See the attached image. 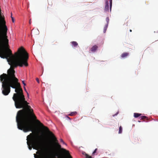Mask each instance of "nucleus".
Instances as JSON below:
<instances>
[{
  "mask_svg": "<svg viewBox=\"0 0 158 158\" xmlns=\"http://www.w3.org/2000/svg\"><path fill=\"white\" fill-rule=\"evenodd\" d=\"M117 115L116 114L113 115V116H114L115 115Z\"/></svg>",
  "mask_w": 158,
  "mask_h": 158,
  "instance_id": "a878e982",
  "label": "nucleus"
},
{
  "mask_svg": "<svg viewBox=\"0 0 158 158\" xmlns=\"http://www.w3.org/2000/svg\"><path fill=\"white\" fill-rule=\"evenodd\" d=\"M110 10L111 12V8L112 4V0H110Z\"/></svg>",
  "mask_w": 158,
  "mask_h": 158,
  "instance_id": "6e6552de",
  "label": "nucleus"
},
{
  "mask_svg": "<svg viewBox=\"0 0 158 158\" xmlns=\"http://www.w3.org/2000/svg\"><path fill=\"white\" fill-rule=\"evenodd\" d=\"M109 17H107L106 18V21L107 22V23H106V24H108V23H109Z\"/></svg>",
  "mask_w": 158,
  "mask_h": 158,
  "instance_id": "ddd939ff",
  "label": "nucleus"
},
{
  "mask_svg": "<svg viewBox=\"0 0 158 158\" xmlns=\"http://www.w3.org/2000/svg\"><path fill=\"white\" fill-rule=\"evenodd\" d=\"M73 46L74 47L77 46L78 44V43L76 41H73L71 42Z\"/></svg>",
  "mask_w": 158,
  "mask_h": 158,
  "instance_id": "0eeeda50",
  "label": "nucleus"
},
{
  "mask_svg": "<svg viewBox=\"0 0 158 158\" xmlns=\"http://www.w3.org/2000/svg\"><path fill=\"white\" fill-rule=\"evenodd\" d=\"M98 48V46L96 45L93 46L91 48L90 51L92 52H95L97 49Z\"/></svg>",
  "mask_w": 158,
  "mask_h": 158,
  "instance_id": "20e7f679",
  "label": "nucleus"
},
{
  "mask_svg": "<svg viewBox=\"0 0 158 158\" xmlns=\"http://www.w3.org/2000/svg\"><path fill=\"white\" fill-rule=\"evenodd\" d=\"M27 144L29 149L32 148L37 150L40 147L42 142V138L38 134L30 133L27 136Z\"/></svg>",
  "mask_w": 158,
  "mask_h": 158,
  "instance_id": "f257e3e1",
  "label": "nucleus"
},
{
  "mask_svg": "<svg viewBox=\"0 0 158 158\" xmlns=\"http://www.w3.org/2000/svg\"><path fill=\"white\" fill-rule=\"evenodd\" d=\"M104 10L105 12H108L109 10V2L108 0H106L105 2Z\"/></svg>",
  "mask_w": 158,
  "mask_h": 158,
  "instance_id": "7ed1b4c3",
  "label": "nucleus"
},
{
  "mask_svg": "<svg viewBox=\"0 0 158 158\" xmlns=\"http://www.w3.org/2000/svg\"><path fill=\"white\" fill-rule=\"evenodd\" d=\"M77 114V113L76 112H71L70 114H69V115H70L71 116H73L74 115H76Z\"/></svg>",
  "mask_w": 158,
  "mask_h": 158,
  "instance_id": "1a4fd4ad",
  "label": "nucleus"
},
{
  "mask_svg": "<svg viewBox=\"0 0 158 158\" xmlns=\"http://www.w3.org/2000/svg\"><path fill=\"white\" fill-rule=\"evenodd\" d=\"M129 53L128 52H124L122 54L121 56L122 58H125L129 55Z\"/></svg>",
  "mask_w": 158,
  "mask_h": 158,
  "instance_id": "39448f33",
  "label": "nucleus"
},
{
  "mask_svg": "<svg viewBox=\"0 0 158 158\" xmlns=\"http://www.w3.org/2000/svg\"><path fill=\"white\" fill-rule=\"evenodd\" d=\"M108 24H106L104 27V30H103V32L104 33H105L106 32V29H107V27H108Z\"/></svg>",
  "mask_w": 158,
  "mask_h": 158,
  "instance_id": "9d476101",
  "label": "nucleus"
},
{
  "mask_svg": "<svg viewBox=\"0 0 158 158\" xmlns=\"http://www.w3.org/2000/svg\"><path fill=\"white\" fill-rule=\"evenodd\" d=\"M31 19H30L29 20V23L30 24H31Z\"/></svg>",
  "mask_w": 158,
  "mask_h": 158,
  "instance_id": "b1692460",
  "label": "nucleus"
},
{
  "mask_svg": "<svg viewBox=\"0 0 158 158\" xmlns=\"http://www.w3.org/2000/svg\"><path fill=\"white\" fill-rule=\"evenodd\" d=\"M48 8H49V7H48V8H47L48 10Z\"/></svg>",
  "mask_w": 158,
  "mask_h": 158,
  "instance_id": "c85d7f7f",
  "label": "nucleus"
},
{
  "mask_svg": "<svg viewBox=\"0 0 158 158\" xmlns=\"http://www.w3.org/2000/svg\"><path fill=\"white\" fill-rule=\"evenodd\" d=\"M141 115V114L135 113L134 114V116L135 118H137Z\"/></svg>",
  "mask_w": 158,
  "mask_h": 158,
  "instance_id": "423d86ee",
  "label": "nucleus"
},
{
  "mask_svg": "<svg viewBox=\"0 0 158 158\" xmlns=\"http://www.w3.org/2000/svg\"><path fill=\"white\" fill-rule=\"evenodd\" d=\"M130 32H131L132 31V30H130Z\"/></svg>",
  "mask_w": 158,
  "mask_h": 158,
  "instance_id": "393cba45",
  "label": "nucleus"
},
{
  "mask_svg": "<svg viewBox=\"0 0 158 158\" xmlns=\"http://www.w3.org/2000/svg\"><path fill=\"white\" fill-rule=\"evenodd\" d=\"M34 157L35 158H38V157L35 154H34Z\"/></svg>",
  "mask_w": 158,
  "mask_h": 158,
  "instance_id": "4be33fe9",
  "label": "nucleus"
},
{
  "mask_svg": "<svg viewBox=\"0 0 158 158\" xmlns=\"http://www.w3.org/2000/svg\"><path fill=\"white\" fill-rule=\"evenodd\" d=\"M97 148H96L95 149V150H94V151L93 152V153H92V155H94V154L96 152V151H97Z\"/></svg>",
  "mask_w": 158,
  "mask_h": 158,
  "instance_id": "2eb2a0df",
  "label": "nucleus"
},
{
  "mask_svg": "<svg viewBox=\"0 0 158 158\" xmlns=\"http://www.w3.org/2000/svg\"><path fill=\"white\" fill-rule=\"evenodd\" d=\"M22 83L24 85V86L26 85V84L25 83V81H22Z\"/></svg>",
  "mask_w": 158,
  "mask_h": 158,
  "instance_id": "a211bd4d",
  "label": "nucleus"
},
{
  "mask_svg": "<svg viewBox=\"0 0 158 158\" xmlns=\"http://www.w3.org/2000/svg\"><path fill=\"white\" fill-rule=\"evenodd\" d=\"M11 17H12V13H11Z\"/></svg>",
  "mask_w": 158,
  "mask_h": 158,
  "instance_id": "cd10ccee",
  "label": "nucleus"
},
{
  "mask_svg": "<svg viewBox=\"0 0 158 158\" xmlns=\"http://www.w3.org/2000/svg\"><path fill=\"white\" fill-rule=\"evenodd\" d=\"M36 121L45 130L47 131L53 140L56 143L55 145L60 150L61 152L62 153H64L66 157V158H69V155H71L69 154V151L65 149L61 148V145L58 143V140L54 135L52 132L49 130L48 128L47 127L44 126L39 120H36Z\"/></svg>",
  "mask_w": 158,
  "mask_h": 158,
  "instance_id": "f03ea898",
  "label": "nucleus"
},
{
  "mask_svg": "<svg viewBox=\"0 0 158 158\" xmlns=\"http://www.w3.org/2000/svg\"><path fill=\"white\" fill-rule=\"evenodd\" d=\"M141 119H144L146 118V116H142L140 117Z\"/></svg>",
  "mask_w": 158,
  "mask_h": 158,
  "instance_id": "4468645a",
  "label": "nucleus"
},
{
  "mask_svg": "<svg viewBox=\"0 0 158 158\" xmlns=\"http://www.w3.org/2000/svg\"><path fill=\"white\" fill-rule=\"evenodd\" d=\"M86 158H92L91 156H89L87 154H86L85 155Z\"/></svg>",
  "mask_w": 158,
  "mask_h": 158,
  "instance_id": "dca6fc26",
  "label": "nucleus"
},
{
  "mask_svg": "<svg viewBox=\"0 0 158 158\" xmlns=\"http://www.w3.org/2000/svg\"><path fill=\"white\" fill-rule=\"evenodd\" d=\"M11 19H12V21L14 23V18L12 17H11Z\"/></svg>",
  "mask_w": 158,
  "mask_h": 158,
  "instance_id": "412c9836",
  "label": "nucleus"
},
{
  "mask_svg": "<svg viewBox=\"0 0 158 158\" xmlns=\"http://www.w3.org/2000/svg\"><path fill=\"white\" fill-rule=\"evenodd\" d=\"M36 81H37V82L39 83H40V81H39V79H38V78H36Z\"/></svg>",
  "mask_w": 158,
  "mask_h": 158,
  "instance_id": "6ab92c4d",
  "label": "nucleus"
},
{
  "mask_svg": "<svg viewBox=\"0 0 158 158\" xmlns=\"http://www.w3.org/2000/svg\"><path fill=\"white\" fill-rule=\"evenodd\" d=\"M24 90L26 91V92H27V96H28V97L29 96V94H28V92L27 91H26V89L25 88V86L24 87Z\"/></svg>",
  "mask_w": 158,
  "mask_h": 158,
  "instance_id": "f3484780",
  "label": "nucleus"
},
{
  "mask_svg": "<svg viewBox=\"0 0 158 158\" xmlns=\"http://www.w3.org/2000/svg\"><path fill=\"white\" fill-rule=\"evenodd\" d=\"M69 158H72V156L71 155H69Z\"/></svg>",
  "mask_w": 158,
  "mask_h": 158,
  "instance_id": "5701e85b",
  "label": "nucleus"
},
{
  "mask_svg": "<svg viewBox=\"0 0 158 158\" xmlns=\"http://www.w3.org/2000/svg\"><path fill=\"white\" fill-rule=\"evenodd\" d=\"M38 152H38V151H37V152H36V153H37V154H38Z\"/></svg>",
  "mask_w": 158,
  "mask_h": 158,
  "instance_id": "bb28decb",
  "label": "nucleus"
},
{
  "mask_svg": "<svg viewBox=\"0 0 158 158\" xmlns=\"http://www.w3.org/2000/svg\"><path fill=\"white\" fill-rule=\"evenodd\" d=\"M135 140V143H138V141H139V139L138 138H135L134 139Z\"/></svg>",
  "mask_w": 158,
  "mask_h": 158,
  "instance_id": "f8f14e48",
  "label": "nucleus"
},
{
  "mask_svg": "<svg viewBox=\"0 0 158 158\" xmlns=\"http://www.w3.org/2000/svg\"><path fill=\"white\" fill-rule=\"evenodd\" d=\"M60 142H62L63 144H65L64 142V141H63V140L62 139H61L60 140Z\"/></svg>",
  "mask_w": 158,
  "mask_h": 158,
  "instance_id": "aec40b11",
  "label": "nucleus"
},
{
  "mask_svg": "<svg viewBox=\"0 0 158 158\" xmlns=\"http://www.w3.org/2000/svg\"><path fill=\"white\" fill-rule=\"evenodd\" d=\"M123 131V128L121 126H120L119 128V130L118 131V133L121 134L122 133Z\"/></svg>",
  "mask_w": 158,
  "mask_h": 158,
  "instance_id": "9b49d317",
  "label": "nucleus"
}]
</instances>
